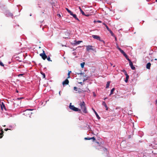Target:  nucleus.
Listing matches in <instances>:
<instances>
[{
    "label": "nucleus",
    "instance_id": "nucleus-1",
    "mask_svg": "<svg viewBox=\"0 0 157 157\" xmlns=\"http://www.w3.org/2000/svg\"><path fill=\"white\" fill-rule=\"evenodd\" d=\"M80 107L82 110L83 112L85 113H87V111L85 106V103L84 101H82V102H80L79 104Z\"/></svg>",
    "mask_w": 157,
    "mask_h": 157
},
{
    "label": "nucleus",
    "instance_id": "nucleus-2",
    "mask_svg": "<svg viewBox=\"0 0 157 157\" xmlns=\"http://www.w3.org/2000/svg\"><path fill=\"white\" fill-rule=\"evenodd\" d=\"M71 103H70V105H69V108L70 109L73 110L75 111H78V112H81V109L77 108L76 107H75L74 105H71Z\"/></svg>",
    "mask_w": 157,
    "mask_h": 157
},
{
    "label": "nucleus",
    "instance_id": "nucleus-3",
    "mask_svg": "<svg viewBox=\"0 0 157 157\" xmlns=\"http://www.w3.org/2000/svg\"><path fill=\"white\" fill-rule=\"evenodd\" d=\"M40 55L44 60H45L47 57V56L45 53L44 51H43V53L40 54Z\"/></svg>",
    "mask_w": 157,
    "mask_h": 157
},
{
    "label": "nucleus",
    "instance_id": "nucleus-4",
    "mask_svg": "<svg viewBox=\"0 0 157 157\" xmlns=\"http://www.w3.org/2000/svg\"><path fill=\"white\" fill-rule=\"evenodd\" d=\"M93 47L91 45H88L86 46V50L87 51H89L90 50L93 51H94V49L93 48Z\"/></svg>",
    "mask_w": 157,
    "mask_h": 157
},
{
    "label": "nucleus",
    "instance_id": "nucleus-5",
    "mask_svg": "<svg viewBox=\"0 0 157 157\" xmlns=\"http://www.w3.org/2000/svg\"><path fill=\"white\" fill-rule=\"evenodd\" d=\"M92 37L94 39H97V40H99L101 41H103L104 42V41L100 39V36H98L96 35H93L92 36Z\"/></svg>",
    "mask_w": 157,
    "mask_h": 157
},
{
    "label": "nucleus",
    "instance_id": "nucleus-6",
    "mask_svg": "<svg viewBox=\"0 0 157 157\" xmlns=\"http://www.w3.org/2000/svg\"><path fill=\"white\" fill-rule=\"evenodd\" d=\"M68 78H67L63 82L62 84L63 86L64 85H68L69 83V81L67 79Z\"/></svg>",
    "mask_w": 157,
    "mask_h": 157
},
{
    "label": "nucleus",
    "instance_id": "nucleus-7",
    "mask_svg": "<svg viewBox=\"0 0 157 157\" xmlns=\"http://www.w3.org/2000/svg\"><path fill=\"white\" fill-rule=\"evenodd\" d=\"M6 15L8 17H12L13 16L12 13H10L9 11H7L6 13Z\"/></svg>",
    "mask_w": 157,
    "mask_h": 157
},
{
    "label": "nucleus",
    "instance_id": "nucleus-8",
    "mask_svg": "<svg viewBox=\"0 0 157 157\" xmlns=\"http://www.w3.org/2000/svg\"><path fill=\"white\" fill-rule=\"evenodd\" d=\"M129 65L131 68V69L133 70H134L135 69V67L133 65V63L131 61L130 62H129Z\"/></svg>",
    "mask_w": 157,
    "mask_h": 157
},
{
    "label": "nucleus",
    "instance_id": "nucleus-9",
    "mask_svg": "<svg viewBox=\"0 0 157 157\" xmlns=\"http://www.w3.org/2000/svg\"><path fill=\"white\" fill-rule=\"evenodd\" d=\"M0 138H2L4 135L3 133L4 132L2 129H0Z\"/></svg>",
    "mask_w": 157,
    "mask_h": 157
},
{
    "label": "nucleus",
    "instance_id": "nucleus-10",
    "mask_svg": "<svg viewBox=\"0 0 157 157\" xmlns=\"http://www.w3.org/2000/svg\"><path fill=\"white\" fill-rule=\"evenodd\" d=\"M71 15L73 16V17L76 20L78 21H79V19L77 17V16L75 14H74L73 13H72L70 14Z\"/></svg>",
    "mask_w": 157,
    "mask_h": 157
},
{
    "label": "nucleus",
    "instance_id": "nucleus-11",
    "mask_svg": "<svg viewBox=\"0 0 157 157\" xmlns=\"http://www.w3.org/2000/svg\"><path fill=\"white\" fill-rule=\"evenodd\" d=\"M92 109L94 111V113H95L98 119H100V117H99V115H98V114L96 112L95 110L93 108H92Z\"/></svg>",
    "mask_w": 157,
    "mask_h": 157
},
{
    "label": "nucleus",
    "instance_id": "nucleus-12",
    "mask_svg": "<svg viewBox=\"0 0 157 157\" xmlns=\"http://www.w3.org/2000/svg\"><path fill=\"white\" fill-rule=\"evenodd\" d=\"M33 110V109H27L25 111V113H24V114L27 115V113H28V114H29V113L32 114V113L30 112V113H28V110L32 111V110Z\"/></svg>",
    "mask_w": 157,
    "mask_h": 157
},
{
    "label": "nucleus",
    "instance_id": "nucleus-13",
    "mask_svg": "<svg viewBox=\"0 0 157 157\" xmlns=\"http://www.w3.org/2000/svg\"><path fill=\"white\" fill-rule=\"evenodd\" d=\"M151 66V64L150 63H148L146 65V68L147 69H150V67Z\"/></svg>",
    "mask_w": 157,
    "mask_h": 157
},
{
    "label": "nucleus",
    "instance_id": "nucleus-14",
    "mask_svg": "<svg viewBox=\"0 0 157 157\" xmlns=\"http://www.w3.org/2000/svg\"><path fill=\"white\" fill-rule=\"evenodd\" d=\"M125 75L126 76V79L125 80V82H128V80L129 79V76L128 75V74H126V75Z\"/></svg>",
    "mask_w": 157,
    "mask_h": 157
},
{
    "label": "nucleus",
    "instance_id": "nucleus-15",
    "mask_svg": "<svg viewBox=\"0 0 157 157\" xmlns=\"http://www.w3.org/2000/svg\"><path fill=\"white\" fill-rule=\"evenodd\" d=\"M108 31L110 33L112 36H114V34L113 33L110 29L109 30H108Z\"/></svg>",
    "mask_w": 157,
    "mask_h": 157
},
{
    "label": "nucleus",
    "instance_id": "nucleus-16",
    "mask_svg": "<svg viewBox=\"0 0 157 157\" xmlns=\"http://www.w3.org/2000/svg\"><path fill=\"white\" fill-rule=\"evenodd\" d=\"M115 90V88H113L111 90V92H110V94L109 95V96H110L111 94H113V92L114 91V90Z\"/></svg>",
    "mask_w": 157,
    "mask_h": 157
},
{
    "label": "nucleus",
    "instance_id": "nucleus-17",
    "mask_svg": "<svg viewBox=\"0 0 157 157\" xmlns=\"http://www.w3.org/2000/svg\"><path fill=\"white\" fill-rule=\"evenodd\" d=\"M125 56V57L126 59L127 60H128L129 61V62H130V61H131V60L128 58V57L126 54V55H125V56Z\"/></svg>",
    "mask_w": 157,
    "mask_h": 157
},
{
    "label": "nucleus",
    "instance_id": "nucleus-18",
    "mask_svg": "<svg viewBox=\"0 0 157 157\" xmlns=\"http://www.w3.org/2000/svg\"><path fill=\"white\" fill-rule=\"evenodd\" d=\"M71 72V71H69L68 74H67L68 76L67 77V78H70V74Z\"/></svg>",
    "mask_w": 157,
    "mask_h": 157
},
{
    "label": "nucleus",
    "instance_id": "nucleus-19",
    "mask_svg": "<svg viewBox=\"0 0 157 157\" xmlns=\"http://www.w3.org/2000/svg\"><path fill=\"white\" fill-rule=\"evenodd\" d=\"M75 44H80L82 42V41H75Z\"/></svg>",
    "mask_w": 157,
    "mask_h": 157
},
{
    "label": "nucleus",
    "instance_id": "nucleus-20",
    "mask_svg": "<svg viewBox=\"0 0 157 157\" xmlns=\"http://www.w3.org/2000/svg\"><path fill=\"white\" fill-rule=\"evenodd\" d=\"M66 9L67 10V11L70 14H71L72 13L71 10H70L68 8H66Z\"/></svg>",
    "mask_w": 157,
    "mask_h": 157
},
{
    "label": "nucleus",
    "instance_id": "nucleus-21",
    "mask_svg": "<svg viewBox=\"0 0 157 157\" xmlns=\"http://www.w3.org/2000/svg\"><path fill=\"white\" fill-rule=\"evenodd\" d=\"M110 82H107V83L106 85V88H108L109 87L110 84Z\"/></svg>",
    "mask_w": 157,
    "mask_h": 157
},
{
    "label": "nucleus",
    "instance_id": "nucleus-22",
    "mask_svg": "<svg viewBox=\"0 0 157 157\" xmlns=\"http://www.w3.org/2000/svg\"><path fill=\"white\" fill-rule=\"evenodd\" d=\"M102 105H104L105 107H107V105L106 104L105 101H103L102 103Z\"/></svg>",
    "mask_w": 157,
    "mask_h": 157
},
{
    "label": "nucleus",
    "instance_id": "nucleus-23",
    "mask_svg": "<svg viewBox=\"0 0 157 157\" xmlns=\"http://www.w3.org/2000/svg\"><path fill=\"white\" fill-rule=\"evenodd\" d=\"M103 24L104 25H105V26L106 28V29H107L108 30L109 29V27L107 26V25L105 23H104V22L103 23Z\"/></svg>",
    "mask_w": 157,
    "mask_h": 157
},
{
    "label": "nucleus",
    "instance_id": "nucleus-24",
    "mask_svg": "<svg viewBox=\"0 0 157 157\" xmlns=\"http://www.w3.org/2000/svg\"><path fill=\"white\" fill-rule=\"evenodd\" d=\"M3 107L6 109V108H5V105L3 104V103H2V105H1V109L2 110L3 109Z\"/></svg>",
    "mask_w": 157,
    "mask_h": 157
},
{
    "label": "nucleus",
    "instance_id": "nucleus-25",
    "mask_svg": "<svg viewBox=\"0 0 157 157\" xmlns=\"http://www.w3.org/2000/svg\"><path fill=\"white\" fill-rule=\"evenodd\" d=\"M85 64V63L83 62L82 63H81V66L82 68H83L84 67V65Z\"/></svg>",
    "mask_w": 157,
    "mask_h": 157
},
{
    "label": "nucleus",
    "instance_id": "nucleus-26",
    "mask_svg": "<svg viewBox=\"0 0 157 157\" xmlns=\"http://www.w3.org/2000/svg\"><path fill=\"white\" fill-rule=\"evenodd\" d=\"M41 74L43 75V78H44L45 77V74L43 72H41Z\"/></svg>",
    "mask_w": 157,
    "mask_h": 157
},
{
    "label": "nucleus",
    "instance_id": "nucleus-27",
    "mask_svg": "<svg viewBox=\"0 0 157 157\" xmlns=\"http://www.w3.org/2000/svg\"><path fill=\"white\" fill-rule=\"evenodd\" d=\"M84 139L85 140H90L91 139H90V137H85L84 138Z\"/></svg>",
    "mask_w": 157,
    "mask_h": 157
},
{
    "label": "nucleus",
    "instance_id": "nucleus-28",
    "mask_svg": "<svg viewBox=\"0 0 157 157\" xmlns=\"http://www.w3.org/2000/svg\"><path fill=\"white\" fill-rule=\"evenodd\" d=\"M121 52V53H122L123 55L124 56H125V55H126V54L125 53V52L123 50H122Z\"/></svg>",
    "mask_w": 157,
    "mask_h": 157
},
{
    "label": "nucleus",
    "instance_id": "nucleus-29",
    "mask_svg": "<svg viewBox=\"0 0 157 157\" xmlns=\"http://www.w3.org/2000/svg\"><path fill=\"white\" fill-rule=\"evenodd\" d=\"M122 71L123 72H124L125 75H126V74H127V73L126 72V71H125V70H123Z\"/></svg>",
    "mask_w": 157,
    "mask_h": 157
},
{
    "label": "nucleus",
    "instance_id": "nucleus-30",
    "mask_svg": "<svg viewBox=\"0 0 157 157\" xmlns=\"http://www.w3.org/2000/svg\"><path fill=\"white\" fill-rule=\"evenodd\" d=\"M81 13H82V15H85V14L84 13V12L82 10L80 11Z\"/></svg>",
    "mask_w": 157,
    "mask_h": 157
},
{
    "label": "nucleus",
    "instance_id": "nucleus-31",
    "mask_svg": "<svg viewBox=\"0 0 157 157\" xmlns=\"http://www.w3.org/2000/svg\"><path fill=\"white\" fill-rule=\"evenodd\" d=\"M91 140H93V141H94L95 140V138L94 137H90Z\"/></svg>",
    "mask_w": 157,
    "mask_h": 157
},
{
    "label": "nucleus",
    "instance_id": "nucleus-32",
    "mask_svg": "<svg viewBox=\"0 0 157 157\" xmlns=\"http://www.w3.org/2000/svg\"><path fill=\"white\" fill-rule=\"evenodd\" d=\"M47 60L49 61H52V60H51L50 58L49 57H48V58L47 57Z\"/></svg>",
    "mask_w": 157,
    "mask_h": 157
},
{
    "label": "nucleus",
    "instance_id": "nucleus-33",
    "mask_svg": "<svg viewBox=\"0 0 157 157\" xmlns=\"http://www.w3.org/2000/svg\"><path fill=\"white\" fill-rule=\"evenodd\" d=\"M0 65L2 66H4V65L0 61Z\"/></svg>",
    "mask_w": 157,
    "mask_h": 157
},
{
    "label": "nucleus",
    "instance_id": "nucleus-34",
    "mask_svg": "<svg viewBox=\"0 0 157 157\" xmlns=\"http://www.w3.org/2000/svg\"><path fill=\"white\" fill-rule=\"evenodd\" d=\"M74 90L76 91H77L78 90V88L76 87H74Z\"/></svg>",
    "mask_w": 157,
    "mask_h": 157
},
{
    "label": "nucleus",
    "instance_id": "nucleus-35",
    "mask_svg": "<svg viewBox=\"0 0 157 157\" xmlns=\"http://www.w3.org/2000/svg\"><path fill=\"white\" fill-rule=\"evenodd\" d=\"M24 75V74H19V75H18V77H20V76H23Z\"/></svg>",
    "mask_w": 157,
    "mask_h": 157
},
{
    "label": "nucleus",
    "instance_id": "nucleus-36",
    "mask_svg": "<svg viewBox=\"0 0 157 157\" xmlns=\"http://www.w3.org/2000/svg\"><path fill=\"white\" fill-rule=\"evenodd\" d=\"M23 98H17V99H18V100H21Z\"/></svg>",
    "mask_w": 157,
    "mask_h": 157
},
{
    "label": "nucleus",
    "instance_id": "nucleus-37",
    "mask_svg": "<svg viewBox=\"0 0 157 157\" xmlns=\"http://www.w3.org/2000/svg\"><path fill=\"white\" fill-rule=\"evenodd\" d=\"M10 130V129H8V128H7L6 129H5V130L6 131H8V130Z\"/></svg>",
    "mask_w": 157,
    "mask_h": 157
},
{
    "label": "nucleus",
    "instance_id": "nucleus-38",
    "mask_svg": "<svg viewBox=\"0 0 157 157\" xmlns=\"http://www.w3.org/2000/svg\"><path fill=\"white\" fill-rule=\"evenodd\" d=\"M79 10L80 11H81V10H82L81 8L79 6Z\"/></svg>",
    "mask_w": 157,
    "mask_h": 157
},
{
    "label": "nucleus",
    "instance_id": "nucleus-39",
    "mask_svg": "<svg viewBox=\"0 0 157 157\" xmlns=\"http://www.w3.org/2000/svg\"><path fill=\"white\" fill-rule=\"evenodd\" d=\"M97 22L98 23H101V21H99V20H98L97 21Z\"/></svg>",
    "mask_w": 157,
    "mask_h": 157
},
{
    "label": "nucleus",
    "instance_id": "nucleus-40",
    "mask_svg": "<svg viewBox=\"0 0 157 157\" xmlns=\"http://www.w3.org/2000/svg\"><path fill=\"white\" fill-rule=\"evenodd\" d=\"M106 108V110H108V108L107 107H107H105Z\"/></svg>",
    "mask_w": 157,
    "mask_h": 157
},
{
    "label": "nucleus",
    "instance_id": "nucleus-41",
    "mask_svg": "<svg viewBox=\"0 0 157 157\" xmlns=\"http://www.w3.org/2000/svg\"><path fill=\"white\" fill-rule=\"evenodd\" d=\"M89 15H89V14H87V15L85 14V16H86V17H88Z\"/></svg>",
    "mask_w": 157,
    "mask_h": 157
},
{
    "label": "nucleus",
    "instance_id": "nucleus-42",
    "mask_svg": "<svg viewBox=\"0 0 157 157\" xmlns=\"http://www.w3.org/2000/svg\"><path fill=\"white\" fill-rule=\"evenodd\" d=\"M77 74H78V75H79V74L82 75V73H77Z\"/></svg>",
    "mask_w": 157,
    "mask_h": 157
},
{
    "label": "nucleus",
    "instance_id": "nucleus-43",
    "mask_svg": "<svg viewBox=\"0 0 157 157\" xmlns=\"http://www.w3.org/2000/svg\"><path fill=\"white\" fill-rule=\"evenodd\" d=\"M118 49L119 51H120V50H121V49L120 48H118Z\"/></svg>",
    "mask_w": 157,
    "mask_h": 157
},
{
    "label": "nucleus",
    "instance_id": "nucleus-44",
    "mask_svg": "<svg viewBox=\"0 0 157 157\" xmlns=\"http://www.w3.org/2000/svg\"><path fill=\"white\" fill-rule=\"evenodd\" d=\"M107 99V98H105L104 99V100H105V99Z\"/></svg>",
    "mask_w": 157,
    "mask_h": 157
},
{
    "label": "nucleus",
    "instance_id": "nucleus-45",
    "mask_svg": "<svg viewBox=\"0 0 157 157\" xmlns=\"http://www.w3.org/2000/svg\"><path fill=\"white\" fill-rule=\"evenodd\" d=\"M123 50H122L121 49L120 50V52H121Z\"/></svg>",
    "mask_w": 157,
    "mask_h": 157
},
{
    "label": "nucleus",
    "instance_id": "nucleus-46",
    "mask_svg": "<svg viewBox=\"0 0 157 157\" xmlns=\"http://www.w3.org/2000/svg\"><path fill=\"white\" fill-rule=\"evenodd\" d=\"M123 50H122L121 49L120 50V52H121Z\"/></svg>",
    "mask_w": 157,
    "mask_h": 157
},
{
    "label": "nucleus",
    "instance_id": "nucleus-47",
    "mask_svg": "<svg viewBox=\"0 0 157 157\" xmlns=\"http://www.w3.org/2000/svg\"><path fill=\"white\" fill-rule=\"evenodd\" d=\"M156 104H157V99H156Z\"/></svg>",
    "mask_w": 157,
    "mask_h": 157
},
{
    "label": "nucleus",
    "instance_id": "nucleus-48",
    "mask_svg": "<svg viewBox=\"0 0 157 157\" xmlns=\"http://www.w3.org/2000/svg\"><path fill=\"white\" fill-rule=\"evenodd\" d=\"M155 60H157V59H155Z\"/></svg>",
    "mask_w": 157,
    "mask_h": 157
},
{
    "label": "nucleus",
    "instance_id": "nucleus-49",
    "mask_svg": "<svg viewBox=\"0 0 157 157\" xmlns=\"http://www.w3.org/2000/svg\"><path fill=\"white\" fill-rule=\"evenodd\" d=\"M96 142L98 144H99V142Z\"/></svg>",
    "mask_w": 157,
    "mask_h": 157
},
{
    "label": "nucleus",
    "instance_id": "nucleus-50",
    "mask_svg": "<svg viewBox=\"0 0 157 157\" xmlns=\"http://www.w3.org/2000/svg\"><path fill=\"white\" fill-rule=\"evenodd\" d=\"M60 91L59 92V95H60Z\"/></svg>",
    "mask_w": 157,
    "mask_h": 157
},
{
    "label": "nucleus",
    "instance_id": "nucleus-51",
    "mask_svg": "<svg viewBox=\"0 0 157 157\" xmlns=\"http://www.w3.org/2000/svg\"><path fill=\"white\" fill-rule=\"evenodd\" d=\"M110 64L111 65H112V64L111 63H110Z\"/></svg>",
    "mask_w": 157,
    "mask_h": 157
},
{
    "label": "nucleus",
    "instance_id": "nucleus-52",
    "mask_svg": "<svg viewBox=\"0 0 157 157\" xmlns=\"http://www.w3.org/2000/svg\"><path fill=\"white\" fill-rule=\"evenodd\" d=\"M3 126L4 127H5L6 126V125H3Z\"/></svg>",
    "mask_w": 157,
    "mask_h": 157
},
{
    "label": "nucleus",
    "instance_id": "nucleus-53",
    "mask_svg": "<svg viewBox=\"0 0 157 157\" xmlns=\"http://www.w3.org/2000/svg\"><path fill=\"white\" fill-rule=\"evenodd\" d=\"M105 149L106 150H107V149L106 148H105Z\"/></svg>",
    "mask_w": 157,
    "mask_h": 157
},
{
    "label": "nucleus",
    "instance_id": "nucleus-54",
    "mask_svg": "<svg viewBox=\"0 0 157 157\" xmlns=\"http://www.w3.org/2000/svg\"><path fill=\"white\" fill-rule=\"evenodd\" d=\"M115 67V65L113 66V67Z\"/></svg>",
    "mask_w": 157,
    "mask_h": 157
},
{
    "label": "nucleus",
    "instance_id": "nucleus-55",
    "mask_svg": "<svg viewBox=\"0 0 157 157\" xmlns=\"http://www.w3.org/2000/svg\"><path fill=\"white\" fill-rule=\"evenodd\" d=\"M30 16H32V15L31 14H30Z\"/></svg>",
    "mask_w": 157,
    "mask_h": 157
},
{
    "label": "nucleus",
    "instance_id": "nucleus-56",
    "mask_svg": "<svg viewBox=\"0 0 157 157\" xmlns=\"http://www.w3.org/2000/svg\"><path fill=\"white\" fill-rule=\"evenodd\" d=\"M59 16H60V15H59Z\"/></svg>",
    "mask_w": 157,
    "mask_h": 157
},
{
    "label": "nucleus",
    "instance_id": "nucleus-57",
    "mask_svg": "<svg viewBox=\"0 0 157 157\" xmlns=\"http://www.w3.org/2000/svg\"><path fill=\"white\" fill-rule=\"evenodd\" d=\"M156 2H157V0H156Z\"/></svg>",
    "mask_w": 157,
    "mask_h": 157
},
{
    "label": "nucleus",
    "instance_id": "nucleus-58",
    "mask_svg": "<svg viewBox=\"0 0 157 157\" xmlns=\"http://www.w3.org/2000/svg\"><path fill=\"white\" fill-rule=\"evenodd\" d=\"M17 92H18V91H17Z\"/></svg>",
    "mask_w": 157,
    "mask_h": 157
}]
</instances>
